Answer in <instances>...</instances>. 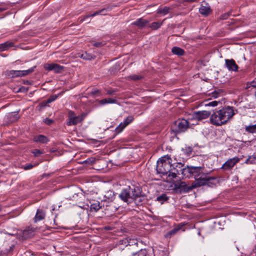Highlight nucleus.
I'll return each mask as SVG.
<instances>
[{
  "mask_svg": "<svg viewBox=\"0 0 256 256\" xmlns=\"http://www.w3.org/2000/svg\"><path fill=\"white\" fill-rule=\"evenodd\" d=\"M118 198L124 202L129 204L138 199V202H142L144 196L142 194L141 188L135 186H128L122 189L118 194Z\"/></svg>",
  "mask_w": 256,
  "mask_h": 256,
  "instance_id": "1",
  "label": "nucleus"
},
{
  "mask_svg": "<svg viewBox=\"0 0 256 256\" xmlns=\"http://www.w3.org/2000/svg\"><path fill=\"white\" fill-rule=\"evenodd\" d=\"M234 114L232 107L227 106L214 112L210 116L212 124L220 126L225 124Z\"/></svg>",
  "mask_w": 256,
  "mask_h": 256,
  "instance_id": "2",
  "label": "nucleus"
},
{
  "mask_svg": "<svg viewBox=\"0 0 256 256\" xmlns=\"http://www.w3.org/2000/svg\"><path fill=\"white\" fill-rule=\"evenodd\" d=\"M172 161L170 156L168 155L160 158L157 162V172L167 177L170 171V168L172 167Z\"/></svg>",
  "mask_w": 256,
  "mask_h": 256,
  "instance_id": "3",
  "label": "nucleus"
},
{
  "mask_svg": "<svg viewBox=\"0 0 256 256\" xmlns=\"http://www.w3.org/2000/svg\"><path fill=\"white\" fill-rule=\"evenodd\" d=\"M204 167L193 166L192 168V178L195 179V184L194 188L204 186L208 180H204L206 174L204 172Z\"/></svg>",
  "mask_w": 256,
  "mask_h": 256,
  "instance_id": "4",
  "label": "nucleus"
},
{
  "mask_svg": "<svg viewBox=\"0 0 256 256\" xmlns=\"http://www.w3.org/2000/svg\"><path fill=\"white\" fill-rule=\"evenodd\" d=\"M189 128V122L185 119H178L171 126V130L175 135L186 132Z\"/></svg>",
  "mask_w": 256,
  "mask_h": 256,
  "instance_id": "5",
  "label": "nucleus"
},
{
  "mask_svg": "<svg viewBox=\"0 0 256 256\" xmlns=\"http://www.w3.org/2000/svg\"><path fill=\"white\" fill-rule=\"evenodd\" d=\"M86 116V114L84 113H82L78 116H76L74 111L70 110L68 112L66 124L68 126L76 125L82 122Z\"/></svg>",
  "mask_w": 256,
  "mask_h": 256,
  "instance_id": "6",
  "label": "nucleus"
},
{
  "mask_svg": "<svg viewBox=\"0 0 256 256\" xmlns=\"http://www.w3.org/2000/svg\"><path fill=\"white\" fill-rule=\"evenodd\" d=\"M171 188L176 193L182 194L188 192L192 190L194 186H188L185 182L180 181L174 182L171 185Z\"/></svg>",
  "mask_w": 256,
  "mask_h": 256,
  "instance_id": "7",
  "label": "nucleus"
},
{
  "mask_svg": "<svg viewBox=\"0 0 256 256\" xmlns=\"http://www.w3.org/2000/svg\"><path fill=\"white\" fill-rule=\"evenodd\" d=\"M184 166V164L181 162H178L176 164H172V167L170 168V171L168 175L166 177L167 181H171L174 178H176L178 175L182 172V170L180 169Z\"/></svg>",
  "mask_w": 256,
  "mask_h": 256,
  "instance_id": "8",
  "label": "nucleus"
},
{
  "mask_svg": "<svg viewBox=\"0 0 256 256\" xmlns=\"http://www.w3.org/2000/svg\"><path fill=\"white\" fill-rule=\"evenodd\" d=\"M240 159L238 157H234L228 159L222 166L221 169L224 172L231 170L234 166L239 162Z\"/></svg>",
  "mask_w": 256,
  "mask_h": 256,
  "instance_id": "9",
  "label": "nucleus"
},
{
  "mask_svg": "<svg viewBox=\"0 0 256 256\" xmlns=\"http://www.w3.org/2000/svg\"><path fill=\"white\" fill-rule=\"evenodd\" d=\"M44 68L46 70L54 71L56 74L61 73L64 69V66L54 63L45 64L44 66Z\"/></svg>",
  "mask_w": 256,
  "mask_h": 256,
  "instance_id": "10",
  "label": "nucleus"
},
{
  "mask_svg": "<svg viewBox=\"0 0 256 256\" xmlns=\"http://www.w3.org/2000/svg\"><path fill=\"white\" fill-rule=\"evenodd\" d=\"M225 66L229 71L238 72V66L233 59H226Z\"/></svg>",
  "mask_w": 256,
  "mask_h": 256,
  "instance_id": "11",
  "label": "nucleus"
},
{
  "mask_svg": "<svg viewBox=\"0 0 256 256\" xmlns=\"http://www.w3.org/2000/svg\"><path fill=\"white\" fill-rule=\"evenodd\" d=\"M36 230V228L33 227L26 228L22 232V238L27 239L32 237L35 234Z\"/></svg>",
  "mask_w": 256,
  "mask_h": 256,
  "instance_id": "12",
  "label": "nucleus"
},
{
  "mask_svg": "<svg viewBox=\"0 0 256 256\" xmlns=\"http://www.w3.org/2000/svg\"><path fill=\"white\" fill-rule=\"evenodd\" d=\"M112 7H113L112 6H107L106 8H104L99 10L96 11L91 14L86 15L81 18V19L80 20V22H83L84 20H85L88 18L93 17V16H96L97 15L100 14H102V11H110L112 10Z\"/></svg>",
  "mask_w": 256,
  "mask_h": 256,
  "instance_id": "13",
  "label": "nucleus"
},
{
  "mask_svg": "<svg viewBox=\"0 0 256 256\" xmlns=\"http://www.w3.org/2000/svg\"><path fill=\"white\" fill-rule=\"evenodd\" d=\"M210 115V112L206 110L198 111L194 112V116L198 120L208 118Z\"/></svg>",
  "mask_w": 256,
  "mask_h": 256,
  "instance_id": "14",
  "label": "nucleus"
},
{
  "mask_svg": "<svg viewBox=\"0 0 256 256\" xmlns=\"http://www.w3.org/2000/svg\"><path fill=\"white\" fill-rule=\"evenodd\" d=\"M192 166H187L186 167H182L181 169H180V170H182L181 174L182 176V177L184 178H192Z\"/></svg>",
  "mask_w": 256,
  "mask_h": 256,
  "instance_id": "15",
  "label": "nucleus"
},
{
  "mask_svg": "<svg viewBox=\"0 0 256 256\" xmlns=\"http://www.w3.org/2000/svg\"><path fill=\"white\" fill-rule=\"evenodd\" d=\"M46 216V212L42 209H38L36 214L34 222H36L44 220Z\"/></svg>",
  "mask_w": 256,
  "mask_h": 256,
  "instance_id": "16",
  "label": "nucleus"
},
{
  "mask_svg": "<svg viewBox=\"0 0 256 256\" xmlns=\"http://www.w3.org/2000/svg\"><path fill=\"white\" fill-rule=\"evenodd\" d=\"M6 75L12 78L22 77V70H10L6 71Z\"/></svg>",
  "mask_w": 256,
  "mask_h": 256,
  "instance_id": "17",
  "label": "nucleus"
},
{
  "mask_svg": "<svg viewBox=\"0 0 256 256\" xmlns=\"http://www.w3.org/2000/svg\"><path fill=\"white\" fill-rule=\"evenodd\" d=\"M184 224H178L176 226L169 231L166 234V238H170L172 236L174 235L179 230H181L183 227Z\"/></svg>",
  "mask_w": 256,
  "mask_h": 256,
  "instance_id": "18",
  "label": "nucleus"
},
{
  "mask_svg": "<svg viewBox=\"0 0 256 256\" xmlns=\"http://www.w3.org/2000/svg\"><path fill=\"white\" fill-rule=\"evenodd\" d=\"M14 46V44L13 42L7 41L4 43L0 44V51L3 52L7 50L10 48Z\"/></svg>",
  "mask_w": 256,
  "mask_h": 256,
  "instance_id": "19",
  "label": "nucleus"
},
{
  "mask_svg": "<svg viewBox=\"0 0 256 256\" xmlns=\"http://www.w3.org/2000/svg\"><path fill=\"white\" fill-rule=\"evenodd\" d=\"M99 105L104 106L109 104H116L117 100L114 98H107L98 100Z\"/></svg>",
  "mask_w": 256,
  "mask_h": 256,
  "instance_id": "20",
  "label": "nucleus"
},
{
  "mask_svg": "<svg viewBox=\"0 0 256 256\" xmlns=\"http://www.w3.org/2000/svg\"><path fill=\"white\" fill-rule=\"evenodd\" d=\"M148 21L142 18L138 19L132 23V24L138 26L140 28H144L148 24Z\"/></svg>",
  "mask_w": 256,
  "mask_h": 256,
  "instance_id": "21",
  "label": "nucleus"
},
{
  "mask_svg": "<svg viewBox=\"0 0 256 256\" xmlns=\"http://www.w3.org/2000/svg\"><path fill=\"white\" fill-rule=\"evenodd\" d=\"M104 201L112 202L115 198L114 192L112 190L107 191L104 195Z\"/></svg>",
  "mask_w": 256,
  "mask_h": 256,
  "instance_id": "22",
  "label": "nucleus"
},
{
  "mask_svg": "<svg viewBox=\"0 0 256 256\" xmlns=\"http://www.w3.org/2000/svg\"><path fill=\"white\" fill-rule=\"evenodd\" d=\"M34 140L36 142L46 144L48 142V139L46 136L42 134H40L34 136Z\"/></svg>",
  "mask_w": 256,
  "mask_h": 256,
  "instance_id": "23",
  "label": "nucleus"
},
{
  "mask_svg": "<svg viewBox=\"0 0 256 256\" xmlns=\"http://www.w3.org/2000/svg\"><path fill=\"white\" fill-rule=\"evenodd\" d=\"M246 132L249 134L256 133V124H250L248 126H245L244 127Z\"/></svg>",
  "mask_w": 256,
  "mask_h": 256,
  "instance_id": "24",
  "label": "nucleus"
},
{
  "mask_svg": "<svg viewBox=\"0 0 256 256\" xmlns=\"http://www.w3.org/2000/svg\"><path fill=\"white\" fill-rule=\"evenodd\" d=\"M124 244L126 246L128 245L131 246L135 244H137L136 240L130 239L129 240L127 238L120 240V245Z\"/></svg>",
  "mask_w": 256,
  "mask_h": 256,
  "instance_id": "25",
  "label": "nucleus"
},
{
  "mask_svg": "<svg viewBox=\"0 0 256 256\" xmlns=\"http://www.w3.org/2000/svg\"><path fill=\"white\" fill-rule=\"evenodd\" d=\"M199 12L202 14L206 16L210 13L211 10L208 6L202 5L201 7L200 8Z\"/></svg>",
  "mask_w": 256,
  "mask_h": 256,
  "instance_id": "26",
  "label": "nucleus"
},
{
  "mask_svg": "<svg viewBox=\"0 0 256 256\" xmlns=\"http://www.w3.org/2000/svg\"><path fill=\"white\" fill-rule=\"evenodd\" d=\"M172 52L173 54L178 56H182L185 53L184 50L182 48L177 46L173 47L172 49Z\"/></svg>",
  "mask_w": 256,
  "mask_h": 256,
  "instance_id": "27",
  "label": "nucleus"
},
{
  "mask_svg": "<svg viewBox=\"0 0 256 256\" xmlns=\"http://www.w3.org/2000/svg\"><path fill=\"white\" fill-rule=\"evenodd\" d=\"M204 179L208 180V181L206 182V184H205L204 186L208 185V186H212L216 185L215 181L216 180V177L211 176L207 178L206 175Z\"/></svg>",
  "mask_w": 256,
  "mask_h": 256,
  "instance_id": "28",
  "label": "nucleus"
},
{
  "mask_svg": "<svg viewBox=\"0 0 256 256\" xmlns=\"http://www.w3.org/2000/svg\"><path fill=\"white\" fill-rule=\"evenodd\" d=\"M169 200V196H167L166 194H162L161 195L157 196L156 200L163 204Z\"/></svg>",
  "mask_w": 256,
  "mask_h": 256,
  "instance_id": "29",
  "label": "nucleus"
},
{
  "mask_svg": "<svg viewBox=\"0 0 256 256\" xmlns=\"http://www.w3.org/2000/svg\"><path fill=\"white\" fill-rule=\"evenodd\" d=\"M80 58L85 60H91L95 58L96 56L91 54L88 53L86 52L84 53L81 54L79 56Z\"/></svg>",
  "mask_w": 256,
  "mask_h": 256,
  "instance_id": "30",
  "label": "nucleus"
},
{
  "mask_svg": "<svg viewBox=\"0 0 256 256\" xmlns=\"http://www.w3.org/2000/svg\"><path fill=\"white\" fill-rule=\"evenodd\" d=\"M100 208L101 206H100V202H96L91 204L90 209L91 211L97 212Z\"/></svg>",
  "mask_w": 256,
  "mask_h": 256,
  "instance_id": "31",
  "label": "nucleus"
},
{
  "mask_svg": "<svg viewBox=\"0 0 256 256\" xmlns=\"http://www.w3.org/2000/svg\"><path fill=\"white\" fill-rule=\"evenodd\" d=\"M170 8L164 6L163 8H160L157 10V14H162L163 15H166L169 12Z\"/></svg>",
  "mask_w": 256,
  "mask_h": 256,
  "instance_id": "32",
  "label": "nucleus"
},
{
  "mask_svg": "<svg viewBox=\"0 0 256 256\" xmlns=\"http://www.w3.org/2000/svg\"><path fill=\"white\" fill-rule=\"evenodd\" d=\"M256 163V157L254 156H250L245 161V164H251Z\"/></svg>",
  "mask_w": 256,
  "mask_h": 256,
  "instance_id": "33",
  "label": "nucleus"
},
{
  "mask_svg": "<svg viewBox=\"0 0 256 256\" xmlns=\"http://www.w3.org/2000/svg\"><path fill=\"white\" fill-rule=\"evenodd\" d=\"M162 24V22H154L152 23L149 27L154 30L158 29Z\"/></svg>",
  "mask_w": 256,
  "mask_h": 256,
  "instance_id": "34",
  "label": "nucleus"
},
{
  "mask_svg": "<svg viewBox=\"0 0 256 256\" xmlns=\"http://www.w3.org/2000/svg\"><path fill=\"white\" fill-rule=\"evenodd\" d=\"M256 88V78H254L252 81L248 82L246 84V89L250 88Z\"/></svg>",
  "mask_w": 256,
  "mask_h": 256,
  "instance_id": "35",
  "label": "nucleus"
},
{
  "mask_svg": "<svg viewBox=\"0 0 256 256\" xmlns=\"http://www.w3.org/2000/svg\"><path fill=\"white\" fill-rule=\"evenodd\" d=\"M36 68V66H34V67L31 68L27 70H22V76H24L32 73L34 71Z\"/></svg>",
  "mask_w": 256,
  "mask_h": 256,
  "instance_id": "36",
  "label": "nucleus"
},
{
  "mask_svg": "<svg viewBox=\"0 0 256 256\" xmlns=\"http://www.w3.org/2000/svg\"><path fill=\"white\" fill-rule=\"evenodd\" d=\"M126 126H125L123 122H122L116 128L115 131L116 133H120L122 131V130Z\"/></svg>",
  "mask_w": 256,
  "mask_h": 256,
  "instance_id": "37",
  "label": "nucleus"
},
{
  "mask_svg": "<svg viewBox=\"0 0 256 256\" xmlns=\"http://www.w3.org/2000/svg\"><path fill=\"white\" fill-rule=\"evenodd\" d=\"M143 78H144L143 76H142L141 75H138V74H132V75H130L128 76L129 79L132 80H134V81L140 80Z\"/></svg>",
  "mask_w": 256,
  "mask_h": 256,
  "instance_id": "38",
  "label": "nucleus"
},
{
  "mask_svg": "<svg viewBox=\"0 0 256 256\" xmlns=\"http://www.w3.org/2000/svg\"><path fill=\"white\" fill-rule=\"evenodd\" d=\"M134 120V118L132 116H128L124 120L123 122L125 126H128L131 122H133Z\"/></svg>",
  "mask_w": 256,
  "mask_h": 256,
  "instance_id": "39",
  "label": "nucleus"
},
{
  "mask_svg": "<svg viewBox=\"0 0 256 256\" xmlns=\"http://www.w3.org/2000/svg\"><path fill=\"white\" fill-rule=\"evenodd\" d=\"M62 94V93H60L58 95L54 94V95H52L50 96V98L47 100V103L50 104L52 102L56 100L57 99L58 96H61Z\"/></svg>",
  "mask_w": 256,
  "mask_h": 256,
  "instance_id": "40",
  "label": "nucleus"
},
{
  "mask_svg": "<svg viewBox=\"0 0 256 256\" xmlns=\"http://www.w3.org/2000/svg\"><path fill=\"white\" fill-rule=\"evenodd\" d=\"M133 256H147V252L146 250H141L138 252L133 254Z\"/></svg>",
  "mask_w": 256,
  "mask_h": 256,
  "instance_id": "41",
  "label": "nucleus"
},
{
  "mask_svg": "<svg viewBox=\"0 0 256 256\" xmlns=\"http://www.w3.org/2000/svg\"><path fill=\"white\" fill-rule=\"evenodd\" d=\"M14 247V244H12L11 246H9L8 249V250L6 249L5 250H3L2 251V252L3 254H8L12 252Z\"/></svg>",
  "mask_w": 256,
  "mask_h": 256,
  "instance_id": "42",
  "label": "nucleus"
},
{
  "mask_svg": "<svg viewBox=\"0 0 256 256\" xmlns=\"http://www.w3.org/2000/svg\"><path fill=\"white\" fill-rule=\"evenodd\" d=\"M32 152L34 155V156L36 157L40 156L41 154H43L41 150L38 149H34L32 150Z\"/></svg>",
  "mask_w": 256,
  "mask_h": 256,
  "instance_id": "43",
  "label": "nucleus"
},
{
  "mask_svg": "<svg viewBox=\"0 0 256 256\" xmlns=\"http://www.w3.org/2000/svg\"><path fill=\"white\" fill-rule=\"evenodd\" d=\"M101 93V91L96 88H94L90 92V94L92 96L95 95H100Z\"/></svg>",
  "mask_w": 256,
  "mask_h": 256,
  "instance_id": "44",
  "label": "nucleus"
},
{
  "mask_svg": "<svg viewBox=\"0 0 256 256\" xmlns=\"http://www.w3.org/2000/svg\"><path fill=\"white\" fill-rule=\"evenodd\" d=\"M117 92L116 90L110 89L106 90V94L108 96H112L115 93Z\"/></svg>",
  "mask_w": 256,
  "mask_h": 256,
  "instance_id": "45",
  "label": "nucleus"
},
{
  "mask_svg": "<svg viewBox=\"0 0 256 256\" xmlns=\"http://www.w3.org/2000/svg\"><path fill=\"white\" fill-rule=\"evenodd\" d=\"M218 102L216 100H214L212 102H208V103L205 104V106H216L218 105Z\"/></svg>",
  "mask_w": 256,
  "mask_h": 256,
  "instance_id": "46",
  "label": "nucleus"
},
{
  "mask_svg": "<svg viewBox=\"0 0 256 256\" xmlns=\"http://www.w3.org/2000/svg\"><path fill=\"white\" fill-rule=\"evenodd\" d=\"M34 166L32 164H28L24 167V170H28L32 169Z\"/></svg>",
  "mask_w": 256,
  "mask_h": 256,
  "instance_id": "47",
  "label": "nucleus"
},
{
  "mask_svg": "<svg viewBox=\"0 0 256 256\" xmlns=\"http://www.w3.org/2000/svg\"><path fill=\"white\" fill-rule=\"evenodd\" d=\"M229 16V13H226L223 14H222L220 16V18L222 20H226L228 16Z\"/></svg>",
  "mask_w": 256,
  "mask_h": 256,
  "instance_id": "48",
  "label": "nucleus"
},
{
  "mask_svg": "<svg viewBox=\"0 0 256 256\" xmlns=\"http://www.w3.org/2000/svg\"><path fill=\"white\" fill-rule=\"evenodd\" d=\"M94 46L96 47H100L102 46V42H96L94 44Z\"/></svg>",
  "mask_w": 256,
  "mask_h": 256,
  "instance_id": "49",
  "label": "nucleus"
},
{
  "mask_svg": "<svg viewBox=\"0 0 256 256\" xmlns=\"http://www.w3.org/2000/svg\"><path fill=\"white\" fill-rule=\"evenodd\" d=\"M53 122V120H50V119H46V122L48 124H50L52 122Z\"/></svg>",
  "mask_w": 256,
  "mask_h": 256,
  "instance_id": "50",
  "label": "nucleus"
},
{
  "mask_svg": "<svg viewBox=\"0 0 256 256\" xmlns=\"http://www.w3.org/2000/svg\"><path fill=\"white\" fill-rule=\"evenodd\" d=\"M218 92L216 91H214L212 94V96L216 98L218 96Z\"/></svg>",
  "mask_w": 256,
  "mask_h": 256,
  "instance_id": "51",
  "label": "nucleus"
},
{
  "mask_svg": "<svg viewBox=\"0 0 256 256\" xmlns=\"http://www.w3.org/2000/svg\"><path fill=\"white\" fill-rule=\"evenodd\" d=\"M184 2H196L197 0H183Z\"/></svg>",
  "mask_w": 256,
  "mask_h": 256,
  "instance_id": "52",
  "label": "nucleus"
},
{
  "mask_svg": "<svg viewBox=\"0 0 256 256\" xmlns=\"http://www.w3.org/2000/svg\"><path fill=\"white\" fill-rule=\"evenodd\" d=\"M108 12V11H102V14H100L102 16H106L107 14L106 12Z\"/></svg>",
  "mask_w": 256,
  "mask_h": 256,
  "instance_id": "53",
  "label": "nucleus"
},
{
  "mask_svg": "<svg viewBox=\"0 0 256 256\" xmlns=\"http://www.w3.org/2000/svg\"><path fill=\"white\" fill-rule=\"evenodd\" d=\"M14 116H16V119L17 120L18 118V114H14Z\"/></svg>",
  "mask_w": 256,
  "mask_h": 256,
  "instance_id": "54",
  "label": "nucleus"
},
{
  "mask_svg": "<svg viewBox=\"0 0 256 256\" xmlns=\"http://www.w3.org/2000/svg\"><path fill=\"white\" fill-rule=\"evenodd\" d=\"M4 10V8H0V12H3Z\"/></svg>",
  "mask_w": 256,
  "mask_h": 256,
  "instance_id": "55",
  "label": "nucleus"
},
{
  "mask_svg": "<svg viewBox=\"0 0 256 256\" xmlns=\"http://www.w3.org/2000/svg\"><path fill=\"white\" fill-rule=\"evenodd\" d=\"M54 224H55L56 226V225H57V224H56V220H54Z\"/></svg>",
  "mask_w": 256,
  "mask_h": 256,
  "instance_id": "56",
  "label": "nucleus"
}]
</instances>
